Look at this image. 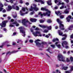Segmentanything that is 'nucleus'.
<instances>
[{"label":"nucleus","mask_w":73,"mask_h":73,"mask_svg":"<svg viewBox=\"0 0 73 73\" xmlns=\"http://www.w3.org/2000/svg\"><path fill=\"white\" fill-rule=\"evenodd\" d=\"M38 41H40V40L39 39H37L35 41V42L36 44V46H37L39 48L41 47V44L42 45H46V42H42L41 43L39 42H37Z\"/></svg>","instance_id":"obj_1"},{"label":"nucleus","mask_w":73,"mask_h":73,"mask_svg":"<svg viewBox=\"0 0 73 73\" xmlns=\"http://www.w3.org/2000/svg\"><path fill=\"white\" fill-rule=\"evenodd\" d=\"M56 20L57 22L59 23V27L61 30H64V26L63 24H62V22L60 21L59 19H57Z\"/></svg>","instance_id":"obj_2"},{"label":"nucleus","mask_w":73,"mask_h":73,"mask_svg":"<svg viewBox=\"0 0 73 73\" xmlns=\"http://www.w3.org/2000/svg\"><path fill=\"white\" fill-rule=\"evenodd\" d=\"M8 21H5L2 22V23H0V25L1 27V29H3V28L5 27H6V23H8Z\"/></svg>","instance_id":"obj_3"},{"label":"nucleus","mask_w":73,"mask_h":73,"mask_svg":"<svg viewBox=\"0 0 73 73\" xmlns=\"http://www.w3.org/2000/svg\"><path fill=\"white\" fill-rule=\"evenodd\" d=\"M58 58L60 61H63V62L65 61V60H64V57L62 55H58Z\"/></svg>","instance_id":"obj_4"},{"label":"nucleus","mask_w":73,"mask_h":73,"mask_svg":"<svg viewBox=\"0 0 73 73\" xmlns=\"http://www.w3.org/2000/svg\"><path fill=\"white\" fill-rule=\"evenodd\" d=\"M33 34L34 36H36V37L37 36L41 37V36H42V35H41V33H40V31H36L35 33H33Z\"/></svg>","instance_id":"obj_5"},{"label":"nucleus","mask_w":73,"mask_h":73,"mask_svg":"<svg viewBox=\"0 0 73 73\" xmlns=\"http://www.w3.org/2000/svg\"><path fill=\"white\" fill-rule=\"evenodd\" d=\"M39 26L41 28H47L48 30H51L52 29V27L51 26H44V25H39Z\"/></svg>","instance_id":"obj_6"},{"label":"nucleus","mask_w":73,"mask_h":73,"mask_svg":"<svg viewBox=\"0 0 73 73\" xmlns=\"http://www.w3.org/2000/svg\"><path fill=\"white\" fill-rule=\"evenodd\" d=\"M27 23H29V21L28 20L26 21V19H24L22 21V23L23 24V25L25 26L26 27H28V25L27 24Z\"/></svg>","instance_id":"obj_7"},{"label":"nucleus","mask_w":73,"mask_h":73,"mask_svg":"<svg viewBox=\"0 0 73 73\" xmlns=\"http://www.w3.org/2000/svg\"><path fill=\"white\" fill-rule=\"evenodd\" d=\"M19 29L20 30V33H22L23 34V37H25V32L23 30V27H19Z\"/></svg>","instance_id":"obj_8"},{"label":"nucleus","mask_w":73,"mask_h":73,"mask_svg":"<svg viewBox=\"0 0 73 73\" xmlns=\"http://www.w3.org/2000/svg\"><path fill=\"white\" fill-rule=\"evenodd\" d=\"M33 6L34 7V9L35 11H38V8L37 7V5H36L34 4H33Z\"/></svg>","instance_id":"obj_9"},{"label":"nucleus","mask_w":73,"mask_h":73,"mask_svg":"<svg viewBox=\"0 0 73 73\" xmlns=\"http://www.w3.org/2000/svg\"><path fill=\"white\" fill-rule=\"evenodd\" d=\"M64 44L65 45H68V43L66 41H64L62 43V45L63 47H64Z\"/></svg>","instance_id":"obj_10"},{"label":"nucleus","mask_w":73,"mask_h":73,"mask_svg":"<svg viewBox=\"0 0 73 73\" xmlns=\"http://www.w3.org/2000/svg\"><path fill=\"white\" fill-rule=\"evenodd\" d=\"M59 42H57L55 43V44L58 48H61V45H60V44H58Z\"/></svg>","instance_id":"obj_11"},{"label":"nucleus","mask_w":73,"mask_h":73,"mask_svg":"<svg viewBox=\"0 0 73 73\" xmlns=\"http://www.w3.org/2000/svg\"><path fill=\"white\" fill-rule=\"evenodd\" d=\"M30 21L31 22H36V21H37V19H33L31 18L30 19Z\"/></svg>","instance_id":"obj_12"},{"label":"nucleus","mask_w":73,"mask_h":73,"mask_svg":"<svg viewBox=\"0 0 73 73\" xmlns=\"http://www.w3.org/2000/svg\"><path fill=\"white\" fill-rule=\"evenodd\" d=\"M72 29H73V25H72L70 26L68 28V29L71 31L72 30Z\"/></svg>","instance_id":"obj_13"},{"label":"nucleus","mask_w":73,"mask_h":73,"mask_svg":"<svg viewBox=\"0 0 73 73\" xmlns=\"http://www.w3.org/2000/svg\"><path fill=\"white\" fill-rule=\"evenodd\" d=\"M55 13L57 16H60L61 15V13H60V11H59L56 12Z\"/></svg>","instance_id":"obj_14"},{"label":"nucleus","mask_w":73,"mask_h":73,"mask_svg":"<svg viewBox=\"0 0 73 73\" xmlns=\"http://www.w3.org/2000/svg\"><path fill=\"white\" fill-rule=\"evenodd\" d=\"M58 33L59 36H62L63 34V33L62 32H61V30L58 31Z\"/></svg>","instance_id":"obj_15"},{"label":"nucleus","mask_w":73,"mask_h":73,"mask_svg":"<svg viewBox=\"0 0 73 73\" xmlns=\"http://www.w3.org/2000/svg\"><path fill=\"white\" fill-rule=\"evenodd\" d=\"M8 9L7 10L8 11H10L12 9V7L10 6H8Z\"/></svg>","instance_id":"obj_16"},{"label":"nucleus","mask_w":73,"mask_h":73,"mask_svg":"<svg viewBox=\"0 0 73 73\" xmlns=\"http://www.w3.org/2000/svg\"><path fill=\"white\" fill-rule=\"evenodd\" d=\"M41 11H47L48 9L46 8H45L42 7L41 8Z\"/></svg>","instance_id":"obj_17"},{"label":"nucleus","mask_w":73,"mask_h":73,"mask_svg":"<svg viewBox=\"0 0 73 73\" xmlns=\"http://www.w3.org/2000/svg\"><path fill=\"white\" fill-rule=\"evenodd\" d=\"M16 5L15 4H14L12 5V8L13 9H16Z\"/></svg>","instance_id":"obj_18"},{"label":"nucleus","mask_w":73,"mask_h":73,"mask_svg":"<svg viewBox=\"0 0 73 73\" xmlns=\"http://www.w3.org/2000/svg\"><path fill=\"white\" fill-rule=\"evenodd\" d=\"M56 41H59V40L58 38H54L53 39L52 41L54 42H55Z\"/></svg>","instance_id":"obj_19"},{"label":"nucleus","mask_w":73,"mask_h":73,"mask_svg":"<svg viewBox=\"0 0 73 73\" xmlns=\"http://www.w3.org/2000/svg\"><path fill=\"white\" fill-rule=\"evenodd\" d=\"M33 9H34V7H33L31 6V8L29 9V10L30 11H33Z\"/></svg>","instance_id":"obj_20"},{"label":"nucleus","mask_w":73,"mask_h":73,"mask_svg":"<svg viewBox=\"0 0 73 73\" xmlns=\"http://www.w3.org/2000/svg\"><path fill=\"white\" fill-rule=\"evenodd\" d=\"M50 1H48L47 2V3L48 4V5H52V3H50Z\"/></svg>","instance_id":"obj_21"},{"label":"nucleus","mask_w":73,"mask_h":73,"mask_svg":"<svg viewBox=\"0 0 73 73\" xmlns=\"http://www.w3.org/2000/svg\"><path fill=\"white\" fill-rule=\"evenodd\" d=\"M17 43H19V42H21V43H23V42L21 40L18 39L17 40Z\"/></svg>","instance_id":"obj_22"},{"label":"nucleus","mask_w":73,"mask_h":73,"mask_svg":"<svg viewBox=\"0 0 73 73\" xmlns=\"http://www.w3.org/2000/svg\"><path fill=\"white\" fill-rule=\"evenodd\" d=\"M63 69H64V70H66L67 69H68V67H64L63 68Z\"/></svg>","instance_id":"obj_23"},{"label":"nucleus","mask_w":73,"mask_h":73,"mask_svg":"<svg viewBox=\"0 0 73 73\" xmlns=\"http://www.w3.org/2000/svg\"><path fill=\"white\" fill-rule=\"evenodd\" d=\"M64 12L65 13H69V11H68L67 10V9H66L64 11Z\"/></svg>","instance_id":"obj_24"},{"label":"nucleus","mask_w":73,"mask_h":73,"mask_svg":"<svg viewBox=\"0 0 73 73\" xmlns=\"http://www.w3.org/2000/svg\"><path fill=\"white\" fill-rule=\"evenodd\" d=\"M19 50H14L13 51L11 52V53H16V52H19Z\"/></svg>","instance_id":"obj_25"},{"label":"nucleus","mask_w":73,"mask_h":73,"mask_svg":"<svg viewBox=\"0 0 73 73\" xmlns=\"http://www.w3.org/2000/svg\"><path fill=\"white\" fill-rule=\"evenodd\" d=\"M39 3H41L42 4H44V2L43 1H42L41 0H40L39 2Z\"/></svg>","instance_id":"obj_26"},{"label":"nucleus","mask_w":73,"mask_h":73,"mask_svg":"<svg viewBox=\"0 0 73 73\" xmlns=\"http://www.w3.org/2000/svg\"><path fill=\"white\" fill-rule=\"evenodd\" d=\"M39 21L40 23H42L45 21L44 20H39Z\"/></svg>","instance_id":"obj_27"},{"label":"nucleus","mask_w":73,"mask_h":73,"mask_svg":"<svg viewBox=\"0 0 73 73\" xmlns=\"http://www.w3.org/2000/svg\"><path fill=\"white\" fill-rule=\"evenodd\" d=\"M38 15H40L41 17H42L43 16V14H42V13L41 12H39L38 13Z\"/></svg>","instance_id":"obj_28"},{"label":"nucleus","mask_w":73,"mask_h":73,"mask_svg":"<svg viewBox=\"0 0 73 73\" xmlns=\"http://www.w3.org/2000/svg\"><path fill=\"white\" fill-rule=\"evenodd\" d=\"M51 46L52 48H55V45L53 44H51L50 45Z\"/></svg>","instance_id":"obj_29"},{"label":"nucleus","mask_w":73,"mask_h":73,"mask_svg":"<svg viewBox=\"0 0 73 73\" xmlns=\"http://www.w3.org/2000/svg\"><path fill=\"white\" fill-rule=\"evenodd\" d=\"M50 47H49L46 50H47V51H48L49 53H50V52L49 51V50H50Z\"/></svg>","instance_id":"obj_30"},{"label":"nucleus","mask_w":73,"mask_h":73,"mask_svg":"<svg viewBox=\"0 0 73 73\" xmlns=\"http://www.w3.org/2000/svg\"><path fill=\"white\" fill-rule=\"evenodd\" d=\"M47 22L48 23H50L51 22H52V21H51V20L50 19H48L47 20Z\"/></svg>","instance_id":"obj_31"},{"label":"nucleus","mask_w":73,"mask_h":73,"mask_svg":"<svg viewBox=\"0 0 73 73\" xmlns=\"http://www.w3.org/2000/svg\"><path fill=\"white\" fill-rule=\"evenodd\" d=\"M66 20H67L68 22H70V19H68V17H67L66 18Z\"/></svg>","instance_id":"obj_32"},{"label":"nucleus","mask_w":73,"mask_h":73,"mask_svg":"<svg viewBox=\"0 0 73 73\" xmlns=\"http://www.w3.org/2000/svg\"><path fill=\"white\" fill-rule=\"evenodd\" d=\"M11 52L10 51H8L6 53V55H8V54H11Z\"/></svg>","instance_id":"obj_33"},{"label":"nucleus","mask_w":73,"mask_h":73,"mask_svg":"<svg viewBox=\"0 0 73 73\" xmlns=\"http://www.w3.org/2000/svg\"><path fill=\"white\" fill-rule=\"evenodd\" d=\"M43 15L44 16H46V15H48V12H46V13H44Z\"/></svg>","instance_id":"obj_34"},{"label":"nucleus","mask_w":73,"mask_h":73,"mask_svg":"<svg viewBox=\"0 0 73 73\" xmlns=\"http://www.w3.org/2000/svg\"><path fill=\"white\" fill-rule=\"evenodd\" d=\"M64 8V5H62L61 7H60V9H63Z\"/></svg>","instance_id":"obj_35"},{"label":"nucleus","mask_w":73,"mask_h":73,"mask_svg":"<svg viewBox=\"0 0 73 73\" xmlns=\"http://www.w3.org/2000/svg\"><path fill=\"white\" fill-rule=\"evenodd\" d=\"M22 10L23 12L25 11V7H23L22 9Z\"/></svg>","instance_id":"obj_36"},{"label":"nucleus","mask_w":73,"mask_h":73,"mask_svg":"<svg viewBox=\"0 0 73 73\" xmlns=\"http://www.w3.org/2000/svg\"><path fill=\"white\" fill-rule=\"evenodd\" d=\"M0 8H3V7H4V5H3L2 4H0Z\"/></svg>","instance_id":"obj_37"},{"label":"nucleus","mask_w":73,"mask_h":73,"mask_svg":"<svg viewBox=\"0 0 73 73\" xmlns=\"http://www.w3.org/2000/svg\"><path fill=\"white\" fill-rule=\"evenodd\" d=\"M16 9V10H17V11H18V10L19 9V7L17 6L16 7V9Z\"/></svg>","instance_id":"obj_38"},{"label":"nucleus","mask_w":73,"mask_h":73,"mask_svg":"<svg viewBox=\"0 0 73 73\" xmlns=\"http://www.w3.org/2000/svg\"><path fill=\"white\" fill-rule=\"evenodd\" d=\"M12 45L14 46L15 45H16V42H13Z\"/></svg>","instance_id":"obj_39"},{"label":"nucleus","mask_w":73,"mask_h":73,"mask_svg":"<svg viewBox=\"0 0 73 73\" xmlns=\"http://www.w3.org/2000/svg\"><path fill=\"white\" fill-rule=\"evenodd\" d=\"M13 24H17V21H15L14 22L12 23Z\"/></svg>","instance_id":"obj_40"},{"label":"nucleus","mask_w":73,"mask_h":73,"mask_svg":"<svg viewBox=\"0 0 73 73\" xmlns=\"http://www.w3.org/2000/svg\"><path fill=\"white\" fill-rule=\"evenodd\" d=\"M70 60L71 61H72H72H73V58H72V56L70 57Z\"/></svg>","instance_id":"obj_41"},{"label":"nucleus","mask_w":73,"mask_h":73,"mask_svg":"<svg viewBox=\"0 0 73 73\" xmlns=\"http://www.w3.org/2000/svg\"><path fill=\"white\" fill-rule=\"evenodd\" d=\"M15 0H10V2L12 4L13 3V1H15Z\"/></svg>","instance_id":"obj_42"},{"label":"nucleus","mask_w":73,"mask_h":73,"mask_svg":"<svg viewBox=\"0 0 73 73\" xmlns=\"http://www.w3.org/2000/svg\"><path fill=\"white\" fill-rule=\"evenodd\" d=\"M64 17V15H60V19H63Z\"/></svg>","instance_id":"obj_43"},{"label":"nucleus","mask_w":73,"mask_h":73,"mask_svg":"<svg viewBox=\"0 0 73 73\" xmlns=\"http://www.w3.org/2000/svg\"><path fill=\"white\" fill-rule=\"evenodd\" d=\"M25 4H26V5H27V6H28V5H29V3L28 2H26Z\"/></svg>","instance_id":"obj_44"},{"label":"nucleus","mask_w":73,"mask_h":73,"mask_svg":"<svg viewBox=\"0 0 73 73\" xmlns=\"http://www.w3.org/2000/svg\"><path fill=\"white\" fill-rule=\"evenodd\" d=\"M46 12H48V13L49 14H50L51 13V12L50 11H49L48 9H47V11H46Z\"/></svg>","instance_id":"obj_45"},{"label":"nucleus","mask_w":73,"mask_h":73,"mask_svg":"<svg viewBox=\"0 0 73 73\" xmlns=\"http://www.w3.org/2000/svg\"><path fill=\"white\" fill-rule=\"evenodd\" d=\"M58 1L57 0H55L54 1V2H55V3L56 4H57V3L58 2Z\"/></svg>","instance_id":"obj_46"},{"label":"nucleus","mask_w":73,"mask_h":73,"mask_svg":"<svg viewBox=\"0 0 73 73\" xmlns=\"http://www.w3.org/2000/svg\"><path fill=\"white\" fill-rule=\"evenodd\" d=\"M64 1H66L67 3H68L69 2V0H64Z\"/></svg>","instance_id":"obj_47"},{"label":"nucleus","mask_w":73,"mask_h":73,"mask_svg":"<svg viewBox=\"0 0 73 73\" xmlns=\"http://www.w3.org/2000/svg\"><path fill=\"white\" fill-rule=\"evenodd\" d=\"M4 8H2L1 7H0V12H1L3 10V9Z\"/></svg>","instance_id":"obj_48"},{"label":"nucleus","mask_w":73,"mask_h":73,"mask_svg":"<svg viewBox=\"0 0 73 73\" xmlns=\"http://www.w3.org/2000/svg\"><path fill=\"white\" fill-rule=\"evenodd\" d=\"M70 38H72L73 39V33L72 35H71L70 37Z\"/></svg>","instance_id":"obj_49"},{"label":"nucleus","mask_w":73,"mask_h":73,"mask_svg":"<svg viewBox=\"0 0 73 73\" xmlns=\"http://www.w3.org/2000/svg\"><path fill=\"white\" fill-rule=\"evenodd\" d=\"M20 3L21 4H23V2L22 0H20Z\"/></svg>","instance_id":"obj_50"},{"label":"nucleus","mask_w":73,"mask_h":73,"mask_svg":"<svg viewBox=\"0 0 73 73\" xmlns=\"http://www.w3.org/2000/svg\"><path fill=\"white\" fill-rule=\"evenodd\" d=\"M10 27H14V26L13 25H12L11 24H10V25H9Z\"/></svg>","instance_id":"obj_51"},{"label":"nucleus","mask_w":73,"mask_h":73,"mask_svg":"<svg viewBox=\"0 0 73 73\" xmlns=\"http://www.w3.org/2000/svg\"><path fill=\"white\" fill-rule=\"evenodd\" d=\"M30 42H31V43H32L33 42V40H29Z\"/></svg>","instance_id":"obj_52"},{"label":"nucleus","mask_w":73,"mask_h":73,"mask_svg":"<svg viewBox=\"0 0 73 73\" xmlns=\"http://www.w3.org/2000/svg\"><path fill=\"white\" fill-rule=\"evenodd\" d=\"M3 31H7V29L6 28H4L3 29Z\"/></svg>","instance_id":"obj_53"},{"label":"nucleus","mask_w":73,"mask_h":73,"mask_svg":"<svg viewBox=\"0 0 73 73\" xmlns=\"http://www.w3.org/2000/svg\"><path fill=\"white\" fill-rule=\"evenodd\" d=\"M66 61L68 62H69V61H70V60H69V59H68V58H67Z\"/></svg>","instance_id":"obj_54"},{"label":"nucleus","mask_w":73,"mask_h":73,"mask_svg":"<svg viewBox=\"0 0 73 73\" xmlns=\"http://www.w3.org/2000/svg\"><path fill=\"white\" fill-rule=\"evenodd\" d=\"M65 48L66 49H68V48H69V46H65Z\"/></svg>","instance_id":"obj_55"},{"label":"nucleus","mask_w":73,"mask_h":73,"mask_svg":"<svg viewBox=\"0 0 73 73\" xmlns=\"http://www.w3.org/2000/svg\"><path fill=\"white\" fill-rule=\"evenodd\" d=\"M35 30L36 31H38V30H39V29L37 27H36L35 28Z\"/></svg>","instance_id":"obj_56"},{"label":"nucleus","mask_w":73,"mask_h":73,"mask_svg":"<svg viewBox=\"0 0 73 73\" xmlns=\"http://www.w3.org/2000/svg\"><path fill=\"white\" fill-rule=\"evenodd\" d=\"M61 3L60 2H59L57 4V5L59 6L60 5H61Z\"/></svg>","instance_id":"obj_57"},{"label":"nucleus","mask_w":73,"mask_h":73,"mask_svg":"<svg viewBox=\"0 0 73 73\" xmlns=\"http://www.w3.org/2000/svg\"><path fill=\"white\" fill-rule=\"evenodd\" d=\"M68 18H69L70 19H72V16L70 15H69L68 16Z\"/></svg>","instance_id":"obj_58"},{"label":"nucleus","mask_w":73,"mask_h":73,"mask_svg":"<svg viewBox=\"0 0 73 73\" xmlns=\"http://www.w3.org/2000/svg\"><path fill=\"white\" fill-rule=\"evenodd\" d=\"M25 13H20L21 15V16H24V15Z\"/></svg>","instance_id":"obj_59"},{"label":"nucleus","mask_w":73,"mask_h":73,"mask_svg":"<svg viewBox=\"0 0 73 73\" xmlns=\"http://www.w3.org/2000/svg\"><path fill=\"white\" fill-rule=\"evenodd\" d=\"M35 1H36V2H38L40 1V0H35Z\"/></svg>","instance_id":"obj_60"},{"label":"nucleus","mask_w":73,"mask_h":73,"mask_svg":"<svg viewBox=\"0 0 73 73\" xmlns=\"http://www.w3.org/2000/svg\"><path fill=\"white\" fill-rule=\"evenodd\" d=\"M6 12V10H5V9H4L3 11V13H5V12Z\"/></svg>","instance_id":"obj_61"},{"label":"nucleus","mask_w":73,"mask_h":73,"mask_svg":"<svg viewBox=\"0 0 73 73\" xmlns=\"http://www.w3.org/2000/svg\"><path fill=\"white\" fill-rule=\"evenodd\" d=\"M66 52L65 51H63V54H66Z\"/></svg>","instance_id":"obj_62"},{"label":"nucleus","mask_w":73,"mask_h":73,"mask_svg":"<svg viewBox=\"0 0 73 73\" xmlns=\"http://www.w3.org/2000/svg\"><path fill=\"white\" fill-rule=\"evenodd\" d=\"M14 21V19H11V22H13Z\"/></svg>","instance_id":"obj_63"},{"label":"nucleus","mask_w":73,"mask_h":73,"mask_svg":"<svg viewBox=\"0 0 73 73\" xmlns=\"http://www.w3.org/2000/svg\"><path fill=\"white\" fill-rule=\"evenodd\" d=\"M71 71L72 70H73V67H71Z\"/></svg>","instance_id":"obj_64"}]
</instances>
